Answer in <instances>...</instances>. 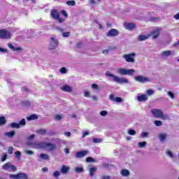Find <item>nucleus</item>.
I'll return each instance as SVG.
<instances>
[{
	"mask_svg": "<svg viewBox=\"0 0 179 179\" xmlns=\"http://www.w3.org/2000/svg\"><path fill=\"white\" fill-rule=\"evenodd\" d=\"M150 113L152 114L153 117H155V118H162L164 121L170 120L169 115H164L162 109L154 108L151 110Z\"/></svg>",
	"mask_w": 179,
	"mask_h": 179,
	"instance_id": "1",
	"label": "nucleus"
},
{
	"mask_svg": "<svg viewBox=\"0 0 179 179\" xmlns=\"http://www.w3.org/2000/svg\"><path fill=\"white\" fill-rule=\"evenodd\" d=\"M50 16L55 20H58L59 23H64V22H65V19L61 18V16L59 15V13L58 12V10H57V9L51 10Z\"/></svg>",
	"mask_w": 179,
	"mask_h": 179,
	"instance_id": "2",
	"label": "nucleus"
},
{
	"mask_svg": "<svg viewBox=\"0 0 179 179\" xmlns=\"http://www.w3.org/2000/svg\"><path fill=\"white\" fill-rule=\"evenodd\" d=\"M37 146L42 148H47L50 151L55 150V149H57V145L51 143H40L37 144Z\"/></svg>",
	"mask_w": 179,
	"mask_h": 179,
	"instance_id": "3",
	"label": "nucleus"
},
{
	"mask_svg": "<svg viewBox=\"0 0 179 179\" xmlns=\"http://www.w3.org/2000/svg\"><path fill=\"white\" fill-rule=\"evenodd\" d=\"M9 178L12 179H29V176L24 173H18L15 175H9Z\"/></svg>",
	"mask_w": 179,
	"mask_h": 179,
	"instance_id": "4",
	"label": "nucleus"
},
{
	"mask_svg": "<svg viewBox=\"0 0 179 179\" xmlns=\"http://www.w3.org/2000/svg\"><path fill=\"white\" fill-rule=\"evenodd\" d=\"M12 34L6 29H0V38H3L4 40H8V38H10Z\"/></svg>",
	"mask_w": 179,
	"mask_h": 179,
	"instance_id": "5",
	"label": "nucleus"
},
{
	"mask_svg": "<svg viewBox=\"0 0 179 179\" xmlns=\"http://www.w3.org/2000/svg\"><path fill=\"white\" fill-rule=\"evenodd\" d=\"M117 72L120 75H133L136 71L134 69H118Z\"/></svg>",
	"mask_w": 179,
	"mask_h": 179,
	"instance_id": "6",
	"label": "nucleus"
},
{
	"mask_svg": "<svg viewBox=\"0 0 179 179\" xmlns=\"http://www.w3.org/2000/svg\"><path fill=\"white\" fill-rule=\"evenodd\" d=\"M160 30H162V29L156 28L148 34V37H152L153 40H155V38H159L160 36Z\"/></svg>",
	"mask_w": 179,
	"mask_h": 179,
	"instance_id": "7",
	"label": "nucleus"
},
{
	"mask_svg": "<svg viewBox=\"0 0 179 179\" xmlns=\"http://www.w3.org/2000/svg\"><path fill=\"white\" fill-rule=\"evenodd\" d=\"M134 79L135 80H136V82H139L140 83H146L148 82H150V80H149V78L142 76H135Z\"/></svg>",
	"mask_w": 179,
	"mask_h": 179,
	"instance_id": "8",
	"label": "nucleus"
},
{
	"mask_svg": "<svg viewBox=\"0 0 179 179\" xmlns=\"http://www.w3.org/2000/svg\"><path fill=\"white\" fill-rule=\"evenodd\" d=\"M120 34V31L115 29H111L106 33L107 37H116Z\"/></svg>",
	"mask_w": 179,
	"mask_h": 179,
	"instance_id": "9",
	"label": "nucleus"
},
{
	"mask_svg": "<svg viewBox=\"0 0 179 179\" xmlns=\"http://www.w3.org/2000/svg\"><path fill=\"white\" fill-rule=\"evenodd\" d=\"M135 56V53H130L124 55L123 57L127 61V62H135V59L134 57Z\"/></svg>",
	"mask_w": 179,
	"mask_h": 179,
	"instance_id": "10",
	"label": "nucleus"
},
{
	"mask_svg": "<svg viewBox=\"0 0 179 179\" xmlns=\"http://www.w3.org/2000/svg\"><path fill=\"white\" fill-rule=\"evenodd\" d=\"M2 169H3V170H9V169H10L13 171H16V166H15L14 165L10 164V162H7V163L4 164L2 166Z\"/></svg>",
	"mask_w": 179,
	"mask_h": 179,
	"instance_id": "11",
	"label": "nucleus"
},
{
	"mask_svg": "<svg viewBox=\"0 0 179 179\" xmlns=\"http://www.w3.org/2000/svg\"><path fill=\"white\" fill-rule=\"evenodd\" d=\"M87 153H89L87 150L78 151L76 152L75 157L76 159H82V157H85Z\"/></svg>",
	"mask_w": 179,
	"mask_h": 179,
	"instance_id": "12",
	"label": "nucleus"
},
{
	"mask_svg": "<svg viewBox=\"0 0 179 179\" xmlns=\"http://www.w3.org/2000/svg\"><path fill=\"white\" fill-rule=\"evenodd\" d=\"M51 41H50V50H54L55 49V48L57 47L58 45V40L55 39V38L52 37L50 38Z\"/></svg>",
	"mask_w": 179,
	"mask_h": 179,
	"instance_id": "13",
	"label": "nucleus"
},
{
	"mask_svg": "<svg viewBox=\"0 0 179 179\" xmlns=\"http://www.w3.org/2000/svg\"><path fill=\"white\" fill-rule=\"evenodd\" d=\"M115 82H117V83H128L129 81L125 78L122 77L120 78L118 76L115 77Z\"/></svg>",
	"mask_w": 179,
	"mask_h": 179,
	"instance_id": "14",
	"label": "nucleus"
},
{
	"mask_svg": "<svg viewBox=\"0 0 179 179\" xmlns=\"http://www.w3.org/2000/svg\"><path fill=\"white\" fill-rule=\"evenodd\" d=\"M148 95L141 94V95L137 96V101L142 103L143 101H146V100H148Z\"/></svg>",
	"mask_w": 179,
	"mask_h": 179,
	"instance_id": "15",
	"label": "nucleus"
},
{
	"mask_svg": "<svg viewBox=\"0 0 179 179\" xmlns=\"http://www.w3.org/2000/svg\"><path fill=\"white\" fill-rule=\"evenodd\" d=\"M124 27L125 29H127V30H133V29H135V27H136V25L132 22L130 23H124Z\"/></svg>",
	"mask_w": 179,
	"mask_h": 179,
	"instance_id": "16",
	"label": "nucleus"
},
{
	"mask_svg": "<svg viewBox=\"0 0 179 179\" xmlns=\"http://www.w3.org/2000/svg\"><path fill=\"white\" fill-rule=\"evenodd\" d=\"M63 92H67V93H72V88L68 85H63L61 88Z\"/></svg>",
	"mask_w": 179,
	"mask_h": 179,
	"instance_id": "17",
	"label": "nucleus"
},
{
	"mask_svg": "<svg viewBox=\"0 0 179 179\" xmlns=\"http://www.w3.org/2000/svg\"><path fill=\"white\" fill-rule=\"evenodd\" d=\"M69 167L66 166V165H62V168H61V173L62 174H68V173L69 172Z\"/></svg>",
	"mask_w": 179,
	"mask_h": 179,
	"instance_id": "18",
	"label": "nucleus"
},
{
	"mask_svg": "<svg viewBox=\"0 0 179 179\" xmlns=\"http://www.w3.org/2000/svg\"><path fill=\"white\" fill-rule=\"evenodd\" d=\"M148 38H149V34L148 36L140 35L138 37V41H145V40H148Z\"/></svg>",
	"mask_w": 179,
	"mask_h": 179,
	"instance_id": "19",
	"label": "nucleus"
},
{
	"mask_svg": "<svg viewBox=\"0 0 179 179\" xmlns=\"http://www.w3.org/2000/svg\"><path fill=\"white\" fill-rule=\"evenodd\" d=\"M97 171V168L96 167H91L90 168V177H93L94 176V173Z\"/></svg>",
	"mask_w": 179,
	"mask_h": 179,
	"instance_id": "20",
	"label": "nucleus"
},
{
	"mask_svg": "<svg viewBox=\"0 0 179 179\" xmlns=\"http://www.w3.org/2000/svg\"><path fill=\"white\" fill-rule=\"evenodd\" d=\"M162 57H170L171 55V50L164 51L161 53Z\"/></svg>",
	"mask_w": 179,
	"mask_h": 179,
	"instance_id": "21",
	"label": "nucleus"
},
{
	"mask_svg": "<svg viewBox=\"0 0 179 179\" xmlns=\"http://www.w3.org/2000/svg\"><path fill=\"white\" fill-rule=\"evenodd\" d=\"M121 174L124 177H128V176H129V171H128V169H122L121 171Z\"/></svg>",
	"mask_w": 179,
	"mask_h": 179,
	"instance_id": "22",
	"label": "nucleus"
},
{
	"mask_svg": "<svg viewBox=\"0 0 179 179\" xmlns=\"http://www.w3.org/2000/svg\"><path fill=\"white\" fill-rule=\"evenodd\" d=\"M5 136H8V138H13V136H15V131H7L5 133Z\"/></svg>",
	"mask_w": 179,
	"mask_h": 179,
	"instance_id": "23",
	"label": "nucleus"
},
{
	"mask_svg": "<svg viewBox=\"0 0 179 179\" xmlns=\"http://www.w3.org/2000/svg\"><path fill=\"white\" fill-rule=\"evenodd\" d=\"M38 118V116H37L36 115H31L27 117V120H28V121H31L33 120H37Z\"/></svg>",
	"mask_w": 179,
	"mask_h": 179,
	"instance_id": "24",
	"label": "nucleus"
},
{
	"mask_svg": "<svg viewBox=\"0 0 179 179\" xmlns=\"http://www.w3.org/2000/svg\"><path fill=\"white\" fill-rule=\"evenodd\" d=\"M6 124V118L5 116L0 117V125H5Z\"/></svg>",
	"mask_w": 179,
	"mask_h": 179,
	"instance_id": "25",
	"label": "nucleus"
},
{
	"mask_svg": "<svg viewBox=\"0 0 179 179\" xmlns=\"http://www.w3.org/2000/svg\"><path fill=\"white\" fill-rule=\"evenodd\" d=\"M66 5L69 6H75V5H76V2L74 0L67 1Z\"/></svg>",
	"mask_w": 179,
	"mask_h": 179,
	"instance_id": "26",
	"label": "nucleus"
},
{
	"mask_svg": "<svg viewBox=\"0 0 179 179\" xmlns=\"http://www.w3.org/2000/svg\"><path fill=\"white\" fill-rule=\"evenodd\" d=\"M10 128H13V129H19L20 128V127L19 126V123H16V122H12L10 123Z\"/></svg>",
	"mask_w": 179,
	"mask_h": 179,
	"instance_id": "27",
	"label": "nucleus"
},
{
	"mask_svg": "<svg viewBox=\"0 0 179 179\" xmlns=\"http://www.w3.org/2000/svg\"><path fill=\"white\" fill-rule=\"evenodd\" d=\"M36 132L38 134H39V135H45V134H47V130L45 129H38L36 131Z\"/></svg>",
	"mask_w": 179,
	"mask_h": 179,
	"instance_id": "28",
	"label": "nucleus"
},
{
	"mask_svg": "<svg viewBox=\"0 0 179 179\" xmlns=\"http://www.w3.org/2000/svg\"><path fill=\"white\" fill-rule=\"evenodd\" d=\"M85 160L87 163H94V162H96V160L92 157H87Z\"/></svg>",
	"mask_w": 179,
	"mask_h": 179,
	"instance_id": "29",
	"label": "nucleus"
},
{
	"mask_svg": "<svg viewBox=\"0 0 179 179\" xmlns=\"http://www.w3.org/2000/svg\"><path fill=\"white\" fill-rule=\"evenodd\" d=\"M167 136V135L166 134H161L159 135V139L162 142H163L164 141L166 140V137Z\"/></svg>",
	"mask_w": 179,
	"mask_h": 179,
	"instance_id": "30",
	"label": "nucleus"
},
{
	"mask_svg": "<svg viewBox=\"0 0 179 179\" xmlns=\"http://www.w3.org/2000/svg\"><path fill=\"white\" fill-rule=\"evenodd\" d=\"M106 76H108L109 78H113V80L115 81V77H117V76H115L113 74H111V73H110V71H106Z\"/></svg>",
	"mask_w": 179,
	"mask_h": 179,
	"instance_id": "31",
	"label": "nucleus"
},
{
	"mask_svg": "<svg viewBox=\"0 0 179 179\" xmlns=\"http://www.w3.org/2000/svg\"><path fill=\"white\" fill-rule=\"evenodd\" d=\"M154 123L156 127H162V125H163V122L160 120H155Z\"/></svg>",
	"mask_w": 179,
	"mask_h": 179,
	"instance_id": "32",
	"label": "nucleus"
},
{
	"mask_svg": "<svg viewBox=\"0 0 179 179\" xmlns=\"http://www.w3.org/2000/svg\"><path fill=\"white\" fill-rule=\"evenodd\" d=\"M92 89H96V90H97L98 92L100 91V87H99V85L95 83L92 85Z\"/></svg>",
	"mask_w": 179,
	"mask_h": 179,
	"instance_id": "33",
	"label": "nucleus"
},
{
	"mask_svg": "<svg viewBox=\"0 0 179 179\" xmlns=\"http://www.w3.org/2000/svg\"><path fill=\"white\" fill-rule=\"evenodd\" d=\"M41 159H43V160H48V155H45V154H41Z\"/></svg>",
	"mask_w": 179,
	"mask_h": 179,
	"instance_id": "34",
	"label": "nucleus"
},
{
	"mask_svg": "<svg viewBox=\"0 0 179 179\" xmlns=\"http://www.w3.org/2000/svg\"><path fill=\"white\" fill-rule=\"evenodd\" d=\"M76 173H83V167H77L76 169Z\"/></svg>",
	"mask_w": 179,
	"mask_h": 179,
	"instance_id": "35",
	"label": "nucleus"
},
{
	"mask_svg": "<svg viewBox=\"0 0 179 179\" xmlns=\"http://www.w3.org/2000/svg\"><path fill=\"white\" fill-rule=\"evenodd\" d=\"M128 134L129 135H135L136 134V131L134 129H130L128 131Z\"/></svg>",
	"mask_w": 179,
	"mask_h": 179,
	"instance_id": "36",
	"label": "nucleus"
},
{
	"mask_svg": "<svg viewBox=\"0 0 179 179\" xmlns=\"http://www.w3.org/2000/svg\"><path fill=\"white\" fill-rule=\"evenodd\" d=\"M144 146H146V141H143V142L138 143V147L144 148Z\"/></svg>",
	"mask_w": 179,
	"mask_h": 179,
	"instance_id": "37",
	"label": "nucleus"
},
{
	"mask_svg": "<svg viewBox=\"0 0 179 179\" xmlns=\"http://www.w3.org/2000/svg\"><path fill=\"white\" fill-rule=\"evenodd\" d=\"M59 176H61V173L59 171H55L53 173V176H55V178L59 177Z\"/></svg>",
	"mask_w": 179,
	"mask_h": 179,
	"instance_id": "38",
	"label": "nucleus"
},
{
	"mask_svg": "<svg viewBox=\"0 0 179 179\" xmlns=\"http://www.w3.org/2000/svg\"><path fill=\"white\" fill-rule=\"evenodd\" d=\"M19 126L20 127V125H25L26 124V120L22 119L20 121V122L18 123Z\"/></svg>",
	"mask_w": 179,
	"mask_h": 179,
	"instance_id": "39",
	"label": "nucleus"
},
{
	"mask_svg": "<svg viewBox=\"0 0 179 179\" xmlns=\"http://www.w3.org/2000/svg\"><path fill=\"white\" fill-rule=\"evenodd\" d=\"M6 159H8V155H6V154H4L1 157V162H5V160H6Z\"/></svg>",
	"mask_w": 179,
	"mask_h": 179,
	"instance_id": "40",
	"label": "nucleus"
},
{
	"mask_svg": "<svg viewBox=\"0 0 179 179\" xmlns=\"http://www.w3.org/2000/svg\"><path fill=\"white\" fill-rule=\"evenodd\" d=\"M115 101H116V103H122V98L117 96L115 99Z\"/></svg>",
	"mask_w": 179,
	"mask_h": 179,
	"instance_id": "41",
	"label": "nucleus"
},
{
	"mask_svg": "<svg viewBox=\"0 0 179 179\" xmlns=\"http://www.w3.org/2000/svg\"><path fill=\"white\" fill-rule=\"evenodd\" d=\"M8 155H12L13 153V147H9L8 149Z\"/></svg>",
	"mask_w": 179,
	"mask_h": 179,
	"instance_id": "42",
	"label": "nucleus"
},
{
	"mask_svg": "<svg viewBox=\"0 0 179 179\" xmlns=\"http://www.w3.org/2000/svg\"><path fill=\"white\" fill-rule=\"evenodd\" d=\"M61 13L63 16H64V17H68V13H66V11L65 10H62L61 11Z\"/></svg>",
	"mask_w": 179,
	"mask_h": 179,
	"instance_id": "43",
	"label": "nucleus"
},
{
	"mask_svg": "<svg viewBox=\"0 0 179 179\" xmlns=\"http://www.w3.org/2000/svg\"><path fill=\"white\" fill-rule=\"evenodd\" d=\"M94 143H100L101 142V140L97 138H93Z\"/></svg>",
	"mask_w": 179,
	"mask_h": 179,
	"instance_id": "44",
	"label": "nucleus"
},
{
	"mask_svg": "<svg viewBox=\"0 0 179 179\" xmlns=\"http://www.w3.org/2000/svg\"><path fill=\"white\" fill-rule=\"evenodd\" d=\"M166 155L168 156H169V157H171V159H173V157H174V155H173V152H171V151H167Z\"/></svg>",
	"mask_w": 179,
	"mask_h": 179,
	"instance_id": "45",
	"label": "nucleus"
},
{
	"mask_svg": "<svg viewBox=\"0 0 179 179\" xmlns=\"http://www.w3.org/2000/svg\"><path fill=\"white\" fill-rule=\"evenodd\" d=\"M148 135H149V134L148 132H143L141 134V138H146V137H148Z\"/></svg>",
	"mask_w": 179,
	"mask_h": 179,
	"instance_id": "46",
	"label": "nucleus"
},
{
	"mask_svg": "<svg viewBox=\"0 0 179 179\" xmlns=\"http://www.w3.org/2000/svg\"><path fill=\"white\" fill-rule=\"evenodd\" d=\"M100 115H101L102 117H106V115H107V111H106V110L101 111Z\"/></svg>",
	"mask_w": 179,
	"mask_h": 179,
	"instance_id": "47",
	"label": "nucleus"
},
{
	"mask_svg": "<svg viewBox=\"0 0 179 179\" xmlns=\"http://www.w3.org/2000/svg\"><path fill=\"white\" fill-rule=\"evenodd\" d=\"M63 37H69V36H71V33L70 32H64L62 34Z\"/></svg>",
	"mask_w": 179,
	"mask_h": 179,
	"instance_id": "48",
	"label": "nucleus"
},
{
	"mask_svg": "<svg viewBox=\"0 0 179 179\" xmlns=\"http://www.w3.org/2000/svg\"><path fill=\"white\" fill-rule=\"evenodd\" d=\"M109 99H110V100H111L112 101H115V96L114 94H113L109 96Z\"/></svg>",
	"mask_w": 179,
	"mask_h": 179,
	"instance_id": "49",
	"label": "nucleus"
},
{
	"mask_svg": "<svg viewBox=\"0 0 179 179\" xmlns=\"http://www.w3.org/2000/svg\"><path fill=\"white\" fill-rule=\"evenodd\" d=\"M61 73H66V69L65 67H62L60 69Z\"/></svg>",
	"mask_w": 179,
	"mask_h": 179,
	"instance_id": "50",
	"label": "nucleus"
},
{
	"mask_svg": "<svg viewBox=\"0 0 179 179\" xmlns=\"http://www.w3.org/2000/svg\"><path fill=\"white\" fill-rule=\"evenodd\" d=\"M55 120H57V121H59L60 120H62V116H61L59 115H56Z\"/></svg>",
	"mask_w": 179,
	"mask_h": 179,
	"instance_id": "51",
	"label": "nucleus"
},
{
	"mask_svg": "<svg viewBox=\"0 0 179 179\" xmlns=\"http://www.w3.org/2000/svg\"><path fill=\"white\" fill-rule=\"evenodd\" d=\"M168 95L170 96L171 99H174V94L173 92L169 91Z\"/></svg>",
	"mask_w": 179,
	"mask_h": 179,
	"instance_id": "52",
	"label": "nucleus"
},
{
	"mask_svg": "<svg viewBox=\"0 0 179 179\" xmlns=\"http://www.w3.org/2000/svg\"><path fill=\"white\" fill-rule=\"evenodd\" d=\"M153 90H148V91H147V94H148V96H152V94H153Z\"/></svg>",
	"mask_w": 179,
	"mask_h": 179,
	"instance_id": "53",
	"label": "nucleus"
},
{
	"mask_svg": "<svg viewBox=\"0 0 179 179\" xmlns=\"http://www.w3.org/2000/svg\"><path fill=\"white\" fill-rule=\"evenodd\" d=\"M84 96L85 97H89L90 96V92H89V91H85L84 92Z\"/></svg>",
	"mask_w": 179,
	"mask_h": 179,
	"instance_id": "54",
	"label": "nucleus"
},
{
	"mask_svg": "<svg viewBox=\"0 0 179 179\" xmlns=\"http://www.w3.org/2000/svg\"><path fill=\"white\" fill-rule=\"evenodd\" d=\"M8 47L13 50H15V46H13V45H12V43H8Z\"/></svg>",
	"mask_w": 179,
	"mask_h": 179,
	"instance_id": "55",
	"label": "nucleus"
},
{
	"mask_svg": "<svg viewBox=\"0 0 179 179\" xmlns=\"http://www.w3.org/2000/svg\"><path fill=\"white\" fill-rule=\"evenodd\" d=\"M56 30H57V31L59 33H62V31H64V29L59 27H56Z\"/></svg>",
	"mask_w": 179,
	"mask_h": 179,
	"instance_id": "56",
	"label": "nucleus"
},
{
	"mask_svg": "<svg viewBox=\"0 0 179 179\" xmlns=\"http://www.w3.org/2000/svg\"><path fill=\"white\" fill-rule=\"evenodd\" d=\"M15 156H17V157H20L21 153L20 151H16L15 152Z\"/></svg>",
	"mask_w": 179,
	"mask_h": 179,
	"instance_id": "57",
	"label": "nucleus"
},
{
	"mask_svg": "<svg viewBox=\"0 0 179 179\" xmlns=\"http://www.w3.org/2000/svg\"><path fill=\"white\" fill-rule=\"evenodd\" d=\"M25 153L27 155H33L34 152L31 150H27V151H25Z\"/></svg>",
	"mask_w": 179,
	"mask_h": 179,
	"instance_id": "58",
	"label": "nucleus"
},
{
	"mask_svg": "<svg viewBox=\"0 0 179 179\" xmlns=\"http://www.w3.org/2000/svg\"><path fill=\"white\" fill-rule=\"evenodd\" d=\"M111 177L108 176H103L101 177V179H110Z\"/></svg>",
	"mask_w": 179,
	"mask_h": 179,
	"instance_id": "59",
	"label": "nucleus"
},
{
	"mask_svg": "<svg viewBox=\"0 0 179 179\" xmlns=\"http://www.w3.org/2000/svg\"><path fill=\"white\" fill-rule=\"evenodd\" d=\"M42 171H43V173H47V171H48V168H46V167L43 168Z\"/></svg>",
	"mask_w": 179,
	"mask_h": 179,
	"instance_id": "60",
	"label": "nucleus"
},
{
	"mask_svg": "<svg viewBox=\"0 0 179 179\" xmlns=\"http://www.w3.org/2000/svg\"><path fill=\"white\" fill-rule=\"evenodd\" d=\"M64 135H66V136L69 137V136H71V132L66 131V132L64 133Z\"/></svg>",
	"mask_w": 179,
	"mask_h": 179,
	"instance_id": "61",
	"label": "nucleus"
},
{
	"mask_svg": "<svg viewBox=\"0 0 179 179\" xmlns=\"http://www.w3.org/2000/svg\"><path fill=\"white\" fill-rule=\"evenodd\" d=\"M6 49H3L2 48H0V52H6Z\"/></svg>",
	"mask_w": 179,
	"mask_h": 179,
	"instance_id": "62",
	"label": "nucleus"
},
{
	"mask_svg": "<svg viewBox=\"0 0 179 179\" xmlns=\"http://www.w3.org/2000/svg\"><path fill=\"white\" fill-rule=\"evenodd\" d=\"M89 134L87 131H84L83 134V138H85V136H87V135Z\"/></svg>",
	"mask_w": 179,
	"mask_h": 179,
	"instance_id": "63",
	"label": "nucleus"
},
{
	"mask_svg": "<svg viewBox=\"0 0 179 179\" xmlns=\"http://www.w3.org/2000/svg\"><path fill=\"white\" fill-rule=\"evenodd\" d=\"M174 17H175V19H176V20H178V19H179V13L178 14L175 15Z\"/></svg>",
	"mask_w": 179,
	"mask_h": 179,
	"instance_id": "64",
	"label": "nucleus"
}]
</instances>
